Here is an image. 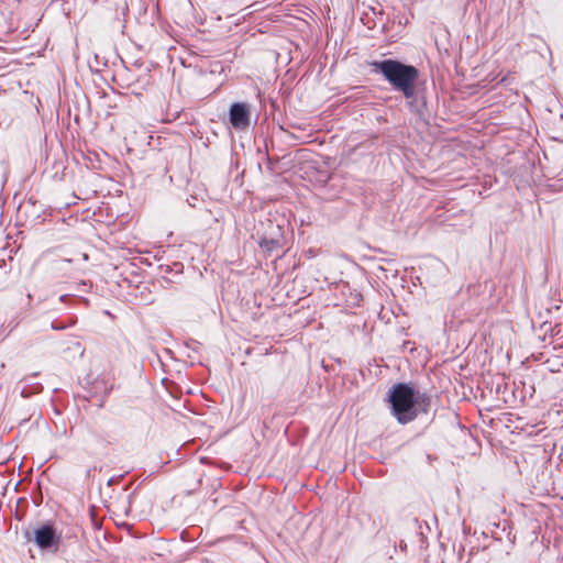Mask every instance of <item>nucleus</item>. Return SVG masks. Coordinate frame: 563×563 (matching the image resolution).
<instances>
[{"label": "nucleus", "mask_w": 563, "mask_h": 563, "mask_svg": "<svg viewBox=\"0 0 563 563\" xmlns=\"http://www.w3.org/2000/svg\"><path fill=\"white\" fill-rule=\"evenodd\" d=\"M25 536L29 541H34L41 550L56 552L59 548L60 534L57 533L56 529L51 525H44L36 528L33 531L32 538L29 533Z\"/></svg>", "instance_id": "7ed1b4c3"}, {"label": "nucleus", "mask_w": 563, "mask_h": 563, "mask_svg": "<svg viewBox=\"0 0 563 563\" xmlns=\"http://www.w3.org/2000/svg\"><path fill=\"white\" fill-rule=\"evenodd\" d=\"M375 68L406 98H411L415 95V84L419 76L416 67L398 60L386 59L375 63Z\"/></svg>", "instance_id": "f257e3e1"}, {"label": "nucleus", "mask_w": 563, "mask_h": 563, "mask_svg": "<svg viewBox=\"0 0 563 563\" xmlns=\"http://www.w3.org/2000/svg\"><path fill=\"white\" fill-rule=\"evenodd\" d=\"M394 416L400 423H407L416 418L415 390L407 384H396L388 396Z\"/></svg>", "instance_id": "f03ea898"}, {"label": "nucleus", "mask_w": 563, "mask_h": 563, "mask_svg": "<svg viewBox=\"0 0 563 563\" xmlns=\"http://www.w3.org/2000/svg\"><path fill=\"white\" fill-rule=\"evenodd\" d=\"M261 245H262V246H265L267 250H272L273 247H275L276 245H278V242H277V241H274V240H272V241H269V242H268V241H263V242L261 243Z\"/></svg>", "instance_id": "39448f33"}, {"label": "nucleus", "mask_w": 563, "mask_h": 563, "mask_svg": "<svg viewBox=\"0 0 563 563\" xmlns=\"http://www.w3.org/2000/svg\"><path fill=\"white\" fill-rule=\"evenodd\" d=\"M250 108L246 103L236 102L230 108V122L238 130H245L250 125Z\"/></svg>", "instance_id": "20e7f679"}]
</instances>
